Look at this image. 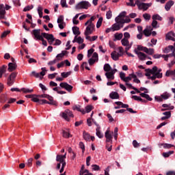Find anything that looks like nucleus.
<instances>
[{
    "label": "nucleus",
    "mask_w": 175,
    "mask_h": 175,
    "mask_svg": "<svg viewBox=\"0 0 175 175\" xmlns=\"http://www.w3.org/2000/svg\"><path fill=\"white\" fill-rule=\"evenodd\" d=\"M91 7V4L88 1H81L76 6L75 9L79 10L80 9H88Z\"/></svg>",
    "instance_id": "3"
},
{
    "label": "nucleus",
    "mask_w": 175,
    "mask_h": 175,
    "mask_svg": "<svg viewBox=\"0 0 175 175\" xmlns=\"http://www.w3.org/2000/svg\"><path fill=\"white\" fill-rule=\"evenodd\" d=\"M56 161L57 162H60V163L64 162V159H62V155L57 154L56 157Z\"/></svg>",
    "instance_id": "42"
},
{
    "label": "nucleus",
    "mask_w": 175,
    "mask_h": 175,
    "mask_svg": "<svg viewBox=\"0 0 175 175\" xmlns=\"http://www.w3.org/2000/svg\"><path fill=\"white\" fill-rule=\"evenodd\" d=\"M105 76L108 80H114V75L113 74H109V72H106Z\"/></svg>",
    "instance_id": "40"
},
{
    "label": "nucleus",
    "mask_w": 175,
    "mask_h": 175,
    "mask_svg": "<svg viewBox=\"0 0 175 175\" xmlns=\"http://www.w3.org/2000/svg\"><path fill=\"white\" fill-rule=\"evenodd\" d=\"M93 107L92 105H88L85 107V111L86 113H90V111L92 110Z\"/></svg>",
    "instance_id": "48"
},
{
    "label": "nucleus",
    "mask_w": 175,
    "mask_h": 175,
    "mask_svg": "<svg viewBox=\"0 0 175 175\" xmlns=\"http://www.w3.org/2000/svg\"><path fill=\"white\" fill-rule=\"evenodd\" d=\"M96 136H98V137H99V139H102L103 137V134H102V133H100V127H97L96 129Z\"/></svg>",
    "instance_id": "26"
},
{
    "label": "nucleus",
    "mask_w": 175,
    "mask_h": 175,
    "mask_svg": "<svg viewBox=\"0 0 175 175\" xmlns=\"http://www.w3.org/2000/svg\"><path fill=\"white\" fill-rule=\"evenodd\" d=\"M113 132L110 133V130H107L105 133L106 143H113Z\"/></svg>",
    "instance_id": "7"
},
{
    "label": "nucleus",
    "mask_w": 175,
    "mask_h": 175,
    "mask_svg": "<svg viewBox=\"0 0 175 175\" xmlns=\"http://www.w3.org/2000/svg\"><path fill=\"white\" fill-rule=\"evenodd\" d=\"M115 39L116 40H121L122 39V37L124 36V35L122 34V33H116L115 35Z\"/></svg>",
    "instance_id": "32"
},
{
    "label": "nucleus",
    "mask_w": 175,
    "mask_h": 175,
    "mask_svg": "<svg viewBox=\"0 0 175 175\" xmlns=\"http://www.w3.org/2000/svg\"><path fill=\"white\" fill-rule=\"evenodd\" d=\"M5 14H6V11L5 10H1L0 11V19L1 20H6V16H5Z\"/></svg>",
    "instance_id": "27"
},
{
    "label": "nucleus",
    "mask_w": 175,
    "mask_h": 175,
    "mask_svg": "<svg viewBox=\"0 0 175 175\" xmlns=\"http://www.w3.org/2000/svg\"><path fill=\"white\" fill-rule=\"evenodd\" d=\"M49 101V105H52L53 106H57V101L54 100V98L48 94L47 98Z\"/></svg>",
    "instance_id": "17"
},
{
    "label": "nucleus",
    "mask_w": 175,
    "mask_h": 175,
    "mask_svg": "<svg viewBox=\"0 0 175 175\" xmlns=\"http://www.w3.org/2000/svg\"><path fill=\"white\" fill-rule=\"evenodd\" d=\"M134 53H135V54L138 55V58H139L141 61H144V59L147 58V55H146L144 53L139 52V51H137V49H135Z\"/></svg>",
    "instance_id": "11"
},
{
    "label": "nucleus",
    "mask_w": 175,
    "mask_h": 175,
    "mask_svg": "<svg viewBox=\"0 0 175 175\" xmlns=\"http://www.w3.org/2000/svg\"><path fill=\"white\" fill-rule=\"evenodd\" d=\"M154 75L156 77V79H162L163 76L162 72H156Z\"/></svg>",
    "instance_id": "52"
},
{
    "label": "nucleus",
    "mask_w": 175,
    "mask_h": 175,
    "mask_svg": "<svg viewBox=\"0 0 175 175\" xmlns=\"http://www.w3.org/2000/svg\"><path fill=\"white\" fill-rule=\"evenodd\" d=\"M49 103H50L47 101V100H44V99L40 100V105H44V104L49 105Z\"/></svg>",
    "instance_id": "62"
},
{
    "label": "nucleus",
    "mask_w": 175,
    "mask_h": 175,
    "mask_svg": "<svg viewBox=\"0 0 175 175\" xmlns=\"http://www.w3.org/2000/svg\"><path fill=\"white\" fill-rule=\"evenodd\" d=\"M152 20H159V21H162V18L159 14H154L152 16Z\"/></svg>",
    "instance_id": "38"
},
{
    "label": "nucleus",
    "mask_w": 175,
    "mask_h": 175,
    "mask_svg": "<svg viewBox=\"0 0 175 175\" xmlns=\"http://www.w3.org/2000/svg\"><path fill=\"white\" fill-rule=\"evenodd\" d=\"M109 98L111 99H120V94L117 92H111L109 94Z\"/></svg>",
    "instance_id": "15"
},
{
    "label": "nucleus",
    "mask_w": 175,
    "mask_h": 175,
    "mask_svg": "<svg viewBox=\"0 0 175 175\" xmlns=\"http://www.w3.org/2000/svg\"><path fill=\"white\" fill-rule=\"evenodd\" d=\"M83 136L84 140H85L86 142H90V139H91V135H90V133L83 131Z\"/></svg>",
    "instance_id": "23"
},
{
    "label": "nucleus",
    "mask_w": 175,
    "mask_h": 175,
    "mask_svg": "<svg viewBox=\"0 0 175 175\" xmlns=\"http://www.w3.org/2000/svg\"><path fill=\"white\" fill-rule=\"evenodd\" d=\"M174 154V150H170L169 152H163V157H164V158H169V157H170V155Z\"/></svg>",
    "instance_id": "29"
},
{
    "label": "nucleus",
    "mask_w": 175,
    "mask_h": 175,
    "mask_svg": "<svg viewBox=\"0 0 175 175\" xmlns=\"http://www.w3.org/2000/svg\"><path fill=\"white\" fill-rule=\"evenodd\" d=\"M31 9H33V5H27L23 9V12H29Z\"/></svg>",
    "instance_id": "47"
},
{
    "label": "nucleus",
    "mask_w": 175,
    "mask_h": 175,
    "mask_svg": "<svg viewBox=\"0 0 175 175\" xmlns=\"http://www.w3.org/2000/svg\"><path fill=\"white\" fill-rule=\"evenodd\" d=\"M143 17L145 20H150L151 18V15L149 14H144Z\"/></svg>",
    "instance_id": "61"
},
{
    "label": "nucleus",
    "mask_w": 175,
    "mask_h": 175,
    "mask_svg": "<svg viewBox=\"0 0 175 175\" xmlns=\"http://www.w3.org/2000/svg\"><path fill=\"white\" fill-rule=\"evenodd\" d=\"M165 76L169 77V76H175L174 70H167L165 72Z\"/></svg>",
    "instance_id": "36"
},
{
    "label": "nucleus",
    "mask_w": 175,
    "mask_h": 175,
    "mask_svg": "<svg viewBox=\"0 0 175 175\" xmlns=\"http://www.w3.org/2000/svg\"><path fill=\"white\" fill-rule=\"evenodd\" d=\"M170 98V94L167 93V92H164L161 96H155L154 99L157 100V102H162L163 99L166 100V99H169Z\"/></svg>",
    "instance_id": "6"
},
{
    "label": "nucleus",
    "mask_w": 175,
    "mask_h": 175,
    "mask_svg": "<svg viewBox=\"0 0 175 175\" xmlns=\"http://www.w3.org/2000/svg\"><path fill=\"white\" fill-rule=\"evenodd\" d=\"M32 161H33V159L30 158L27 160V165H28L29 167H32Z\"/></svg>",
    "instance_id": "56"
},
{
    "label": "nucleus",
    "mask_w": 175,
    "mask_h": 175,
    "mask_svg": "<svg viewBox=\"0 0 175 175\" xmlns=\"http://www.w3.org/2000/svg\"><path fill=\"white\" fill-rule=\"evenodd\" d=\"M61 5L62 8H68V5L66 4V0H61Z\"/></svg>",
    "instance_id": "58"
},
{
    "label": "nucleus",
    "mask_w": 175,
    "mask_h": 175,
    "mask_svg": "<svg viewBox=\"0 0 175 175\" xmlns=\"http://www.w3.org/2000/svg\"><path fill=\"white\" fill-rule=\"evenodd\" d=\"M57 23L58 24H64V16H60L57 18Z\"/></svg>",
    "instance_id": "50"
},
{
    "label": "nucleus",
    "mask_w": 175,
    "mask_h": 175,
    "mask_svg": "<svg viewBox=\"0 0 175 175\" xmlns=\"http://www.w3.org/2000/svg\"><path fill=\"white\" fill-rule=\"evenodd\" d=\"M120 77L121 79V80H122V81H124L125 80V73L124 72H120Z\"/></svg>",
    "instance_id": "63"
},
{
    "label": "nucleus",
    "mask_w": 175,
    "mask_h": 175,
    "mask_svg": "<svg viewBox=\"0 0 175 175\" xmlns=\"http://www.w3.org/2000/svg\"><path fill=\"white\" fill-rule=\"evenodd\" d=\"M161 146H163V148H172V147H174V145L170 144H161Z\"/></svg>",
    "instance_id": "43"
},
{
    "label": "nucleus",
    "mask_w": 175,
    "mask_h": 175,
    "mask_svg": "<svg viewBox=\"0 0 175 175\" xmlns=\"http://www.w3.org/2000/svg\"><path fill=\"white\" fill-rule=\"evenodd\" d=\"M8 66L3 65V66L0 67V79H1L2 76H3V73H5L6 68Z\"/></svg>",
    "instance_id": "21"
},
{
    "label": "nucleus",
    "mask_w": 175,
    "mask_h": 175,
    "mask_svg": "<svg viewBox=\"0 0 175 175\" xmlns=\"http://www.w3.org/2000/svg\"><path fill=\"white\" fill-rule=\"evenodd\" d=\"M62 118H64L66 121H70V119L69 118V117L73 118L74 116L70 110L66 109L64 112L62 113Z\"/></svg>",
    "instance_id": "5"
},
{
    "label": "nucleus",
    "mask_w": 175,
    "mask_h": 175,
    "mask_svg": "<svg viewBox=\"0 0 175 175\" xmlns=\"http://www.w3.org/2000/svg\"><path fill=\"white\" fill-rule=\"evenodd\" d=\"M122 27H124V25L116 23L112 25V29L113 31H120Z\"/></svg>",
    "instance_id": "13"
},
{
    "label": "nucleus",
    "mask_w": 175,
    "mask_h": 175,
    "mask_svg": "<svg viewBox=\"0 0 175 175\" xmlns=\"http://www.w3.org/2000/svg\"><path fill=\"white\" fill-rule=\"evenodd\" d=\"M139 95L140 96H142V98H145V99H146L147 100H149V101L152 100V98L150 97V95L146 94V92L140 93Z\"/></svg>",
    "instance_id": "24"
},
{
    "label": "nucleus",
    "mask_w": 175,
    "mask_h": 175,
    "mask_svg": "<svg viewBox=\"0 0 175 175\" xmlns=\"http://www.w3.org/2000/svg\"><path fill=\"white\" fill-rule=\"evenodd\" d=\"M92 170H94L96 172L98 170H100V167H99V165L96 164L92 165Z\"/></svg>",
    "instance_id": "46"
},
{
    "label": "nucleus",
    "mask_w": 175,
    "mask_h": 175,
    "mask_svg": "<svg viewBox=\"0 0 175 175\" xmlns=\"http://www.w3.org/2000/svg\"><path fill=\"white\" fill-rule=\"evenodd\" d=\"M79 148H81L82 149V152L84 153V152L85 151V146H84V143L83 142H79Z\"/></svg>",
    "instance_id": "44"
},
{
    "label": "nucleus",
    "mask_w": 175,
    "mask_h": 175,
    "mask_svg": "<svg viewBox=\"0 0 175 175\" xmlns=\"http://www.w3.org/2000/svg\"><path fill=\"white\" fill-rule=\"evenodd\" d=\"M132 99H134V100H142V98L140 96H132Z\"/></svg>",
    "instance_id": "64"
},
{
    "label": "nucleus",
    "mask_w": 175,
    "mask_h": 175,
    "mask_svg": "<svg viewBox=\"0 0 175 175\" xmlns=\"http://www.w3.org/2000/svg\"><path fill=\"white\" fill-rule=\"evenodd\" d=\"M173 49H174V46H173V45H169L168 46L165 47L163 51L165 54H167L170 53V51H172Z\"/></svg>",
    "instance_id": "19"
},
{
    "label": "nucleus",
    "mask_w": 175,
    "mask_h": 175,
    "mask_svg": "<svg viewBox=\"0 0 175 175\" xmlns=\"http://www.w3.org/2000/svg\"><path fill=\"white\" fill-rule=\"evenodd\" d=\"M121 43L122 44V46H129V40H128L127 38H123L121 40Z\"/></svg>",
    "instance_id": "31"
},
{
    "label": "nucleus",
    "mask_w": 175,
    "mask_h": 175,
    "mask_svg": "<svg viewBox=\"0 0 175 175\" xmlns=\"http://www.w3.org/2000/svg\"><path fill=\"white\" fill-rule=\"evenodd\" d=\"M120 57H122V55L117 53V51H114L111 53V57L113 61H118L120 59Z\"/></svg>",
    "instance_id": "12"
},
{
    "label": "nucleus",
    "mask_w": 175,
    "mask_h": 175,
    "mask_svg": "<svg viewBox=\"0 0 175 175\" xmlns=\"http://www.w3.org/2000/svg\"><path fill=\"white\" fill-rule=\"evenodd\" d=\"M99 59L98 53L96 52H94L92 55V58H90L89 59V64L90 66H92L95 64L98 60Z\"/></svg>",
    "instance_id": "10"
},
{
    "label": "nucleus",
    "mask_w": 175,
    "mask_h": 175,
    "mask_svg": "<svg viewBox=\"0 0 175 175\" xmlns=\"http://www.w3.org/2000/svg\"><path fill=\"white\" fill-rule=\"evenodd\" d=\"M133 77H136V75L135 74H129L128 77H126L125 79H124V83H128L129 81H131V80H132V79H133Z\"/></svg>",
    "instance_id": "20"
},
{
    "label": "nucleus",
    "mask_w": 175,
    "mask_h": 175,
    "mask_svg": "<svg viewBox=\"0 0 175 175\" xmlns=\"http://www.w3.org/2000/svg\"><path fill=\"white\" fill-rule=\"evenodd\" d=\"M32 32L33 35L34 36V39H36V40H40V39L44 38L48 40L49 44H53V42L55 40V38L53 34L42 33L40 35V29H33Z\"/></svg>",
    "instance_id": "1"
},
{
    "label": "nucleus",
    "mask_w": 175,
    "mask_h": 175,
    "mask_svg": "<svg viewBox=\"0 0 175 175\" xmlns=\"http://www.w3.org/2000/svg\"><path fill=\"white\" fill-rule=\"evenodd\" d=\"M173 5H174V1H173L172 0H170L168 2H167L165 5V10H167V12H169V10H170Z\"/></svg>",
    "instance_id": "14"
},
{
    "label": "nucleus",
    "mask_w": 175,
    "mask_h": 175,
    "mask_svg": "<svg viewBox=\"0 0 175 175\" xmlns=\"http://www.w3.org/2000/svg\"><path fill=\"white\" fill-rule=\"evenodd\" d=\"M62 136L66 139H69V137H72V135H70V133H68V131H66L65 130H63L62 131Z\"/></svg>",
    "instance_id": "30"
},
{
    "label": "nucleus",
    "mask_w": 175,
    "mask_h": 175,
    "mask_svg": "<svg viewBox=\"0 0 175 175\" xmlns=\"http://www.w3.org/2000/svg\"><path fill=\"white\" fill-rule=\"evenodd\" d=\"M72 32H73L74 35H77V36H79V35H80V33H81L80 32V28H79V27H77V26H75L72 27Z\"/></svg>",
    "instance_id": "22"
},
{
    "label": "nucleus",
    "mask_w": 175,
    "mask_h": 175,
    "mask_svg": "<svg viewBox=\"0 0 175 175\" xmlns=\"http://www.w3.org/2000/svg\"><path fill=\"white\" fill-rule=\"evenodd\" d=\"M106 16H107V20H110V18H111L113 14H111V12L109 10V11L107 12Z\"/></svg>",
    "instance_id": "55"
},
{
    "label": "nucleus",
    "mask_w": 175,
    "mask_h": 175,
    "mask_svg": "<svg viewBox=\"0 0 175 175\" xmlns=\"http://www.w3.org/2000/svg\"><path fill=\"white\" fill-rule=\"evenodd\" d=\"M134 5H137L139 10H142V9H143L144 10H147L150 7H151V5H152V3H140V1L136 0Z\"/></svg>",
    "instance_id": "2"
},
{
    "label": "nucleus",
    "mask_w": 175,
    "mask_h": 175,
    "mask_svg": "<svg viewBox=\"0 0 175 175\" xmlns=\"http://www.w3.org/2000/svg\"><path fill=\"white\" fill-rule=\"evenodd\" d=\"M173 36H175L174 32L170 31L166 34V39H167V40H170Z\"/></svg>",
    "instance_id": "28"
},
{
    "label": "nucleus",
    "mask_w": 175,
    "mask_h": 175,
    "mask_svg": "<svg viewBox=\"0 0 175 175\" xmlns=\"http://www.w3.org/2000/svg\"><path fill=\"white\" fill-rule=\"evenodd\" d=\"M70 75H72V72L69 71L67 72H62L61 73V76L62 77H63V79H66V77H69V76H70Z\"/></svg>",
    "instance_id": "34"
},
{
    "label": "nucleus",
    "mask_w": 175,
    "mask_h": 175,
    "mask_svg": "<svg viewBox=\"0 0 175 175\" xmlns=\"http://www.w3.org/2000/svg\"><path fill=\"white\" fill-rule=\"evenodd\" d=\"M126 85L129 87V88H131V90H134L137 94H140V90H139L137 88H135L132 84L126 83Z\"/></svg>",
    "instance_id": "25"
},
{
    "label": "nucleus",
    "mask_w": 175,
    "mask_h": 175,
    "mask_svg": "<svg viewBox=\"0 0 175 175\" xmlns=\"http://www.w3.org/2000/svg\"><path fill=\"white\" fill-rule=\"evenodd\" d=\"M38 12L40 18H42V17H43V8L41 6H39L38 8Z\"/></svg>",
    "instance_id": "37"
},
{
    "label": "nucleus",
    "mask_w": 175,
    "mask_h": 175,
    "mask_svg": "<svg viewBox=\"0 0 175 175\" xmlns=\"http://www.w3.org/2000/svg\"><path fill=\"white\" fill-rule=\"evenodd\" d=\"M145 72H148L149 73H151V75H154L157 72H158V67L154 66L152 69L146 68L145 70Z\"/></svg>",
    "instance_id": "18"
},
{
    "label": "nucleus",
    "mask_w": 175,
    "mask_h": 175,
    "mask_svg": "<svg viewBox=\"0 0 175 175\" xmlns=\"http://www.w3.org/2000/svg\"><path fill=\"white\" fill-rule=\"evenodd\" d=\"M7 100H8V98L6 97L5 95L1 96V103H5V102H6Z\"/></svg>",
    "instance_id": "59"
},
{
    "label": "nucleus",
    "mask_w": 175,
    "mask_h": 175,
    "mask_svg": "<svg viewBox=\"0 0 175 175\" xmlns=\"http://www.w3.org/2000/svg\"><path fill=\"white\" fill-rule=\"evenodd\" d=\"M133 146L135 148H137V147H140V144L137 142L136 140L133 141Z\"/></svg>",
    "instance_id": "53"
},
{
    "label": "nucleus",
    "mask_w": 175,
    "mask_h": 175,
    "mask_svg": "<svg viewBox=\"0 0 175 175\" xmlns=\"http://www.w3.org/2000/svg\"><path fill=\"white\" fill-rule=\"evenodd\" d=\"M111 168V166L109 165L105 170V175H110L109 174V172H110V169Z\"/></svg>",
    "instance_id": "60"
},
{
    "label": "nucleus",
    "mask_w": 175,
    "mask_h": 175,
    "mask_svg": "<svg viewBox=\"0 0 175 175\" xmlns=\"http://www.w3.org/2000/svg\"><path fill=\"white\" fill-rule=\"evenodd\" d=\"M103 22V18L102 17L99 18L96 23V28H100V26L102 25Z\"/></svg>",
    "instance_id": "39"
},
{
    "label": "nucleus",
    "mask_w": 175,
    "mask_h": 175,
    "mask_svg": "<svg viewBox=\"0 0 175 175\" xmlns=\"http://www.w3.org/2000/svg\"><path fill=\"white\" fill-rule=\"evenodd\" d=\"M104 70L105 72H109L111 70V66H110V64H105L104 65Z\"/></svg>",
    "instance_id": "33"
},
{
    "label": "nucleus",
    "mask_w": 175,
    "mask_h": 175,
    "mask_svg": "<svg viewBox=\"0 0 175 175\" xmlns=\"http://www.w3.org/2000/svg\"><path fill=\"white\" fill-rule=\"evenodd\" d=\"M94 28H95L94 23L89 24L86 27L84 35H91L94 32Z\"/></svg>",
    "instance_id": "9"
},
{
    "label": "nucleus",
    "mask_w": 175,
    "mask_h": 175,
    "mask_svg": "<svg viewBox=\"0 0 175 175\" xmlns=\"http://www.w3.org/2000/svg\"><path fill=\"white\" fill-rule=\"evenodd\" d=\"M21 91H23V92H24L25 94H32V92H33V90H29V89H27L25 88H23L21 89Z\"/></svg>",
    "instance_id": "35"
},
{
    "label": "nucleus",
    "mask_w": 175,
    "mask_h": 175,
    "mask_svg": "<svg viewBox=\"0 0 175 175\" xmlns=\"http://www.w3.org/2000/svg\"><path fill=\"white\" fill-rule=\"evenodd\" d=\"M16 68H17V64H16V63H9L8 64L9 72H13V70H16Z\"/></svg>",
    "instance_id": "16"
},
{
    "label": "nucleus",
    "mask_w": 175,
    "mask_h": 175,
    "mask_svg": "<svg viewBox=\"0 0 175 175\" xmlns=\"http://www.w3.org/2000/svg\"><path fill=\"white\" fill-rule=\"evenodd\" d=\"M18 73L16 72H14L10 74L9 77L7 79L8 85H13L14 84V81L16 80V77H17Z\"/></svg>",
    "instance_id": "4"
},
{
    "label": "nucleus",
    "mask_w": 175,
    "mask_h": 175,
    "mask_svg": "<svg viewBox=\"0 0 175 175\" xmlns=\"http://www.w3.org/2000/svg\"><path fill=\"white\" fill-rule=\"evenodd\" d=\"M122 24H125V23H131V18H129V16H126L125 19L122 20Z\"/></svg>",
    "instance_id": "49"
},
{
    "label": "nucleus",
    "mask_w": 175,
    "mask_h": 175,
    "mask_svg": "<svg viewBox=\"0 0 175 175\" xmlns=\"http://www.w3.org/2000/svg\"><path fill=\"white\" fill-rule=\"evenodd\" d=\"M39 87L41 88L43 92H44V91H47V88H46V86H44V85H43L42 83H40Z\"/></svg>",
    "instance_id": "54"
},
{
    "label": "nucleus",
    "mask_w": 175,
    "mask_h": 175,
    "mask_svg": "<svg viewBox=\"0 0 175 175\" xmlns=\"http://www.w3.org/2000/svg\"><path fill=\"white\" fill-rule=\"evenodd\" d=\"M59 86L61 87V88H64V90H66L68 92H72V90H73V86H72L71 85H69L66 82H62L59 84Z\"/></svg>",
    "instance_id": "8"
},
{
    "label": "nucleus",
    "mask_w": 175,
    "mask_h": 175,
    "mask_svg": "<svg viewBox=\"0 0 175 175\" xmlns=\"http://www.w3.org/2000/svg\"><path fill=\"white\" fill-rule=\"evenodd\" d=\"M126 5L135 8V6H136V4H135L133 0H129V3H126Z\"/></svg>",
    "instance_id": "45"
},
{
    "label": "nucleus",
    "mask_w": 175,
    "mask_h": 175,
    "mask_svg": "<svg viewBox=\"0 0 175 175\" xmlns=\"http://www.w3.org/2000/svg\"><path fill=\"white\" fill-rule=\"evenodd\" d=\"M94 51H95V49H90L88 51V57L90 58L91 57V55L94 53Z\"/></svg>",
    "instance_id": "51"
},
{
    "label": "nucleus",
    "mask_w": 175,
    "mask_h": 175,
    "mask_svg": "<svg viewBox=\"0 0 175 175\" xmlns=\"http://www.w3.org/2000/svg\"><path fill=\"white\" fill-rule=\"evenodd\" d=\"M144 34L146 37L151 36V31H150V30H148V29H145L144 30Z\"/></svg>",
    "instance_id": "41"
},
{
    "label": "nucleus",
    "mask_w": 175,
    "mask_h": 175,
    "mask_svg": "<svg viewBox=\"0 0 175 175\" xmlns=\"http://www.w3.org/2000/svg\"><path fill=\"white\" fill-rule=\"evenodd\" d=\"M10 33V31H6L3 32V33L1 34V38H6V36H8V35H9Z\"/></svg>",
    "instance_id": "57"
}]
</instances>
